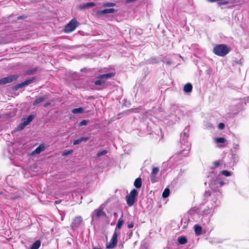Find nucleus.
<instances>
[{
    "instance_id": "nucleus-41",
    "label": "nucleus",
    "mask_w": 249,
    "mask_h": 249,
    "mask_svg": "<svg viewBox=\"0 0 249 249\" xmlns=\"http://www.w3.org/2000/svg\"><path fill=\"white\" fill-rule=\"evenodd\" d=\"M205 195L206 196H209L211 195V194L209 193V192H205Z\"/></svg>"
},
{
    "instance_id": "nucleus-6",
    "label": "nucleus",
    "mask_w": 249,
    "mask_h": 249,
    "mask_svg": "<svg viewBox=\"0 0 249 249\" xmlns=\"http://www.w3.org/2000/svg\"><path fill=\"white\" fill-rule=\"evenodd\" d=\"M18 77V75L13 74L10 75L7 77L2 78L0 79V84L4 85L7 83H11L16 81Z\"/></svg>"
},
{
    "instance_id": "nucleus-31",
    "label": "nucleus",
    "mask_w": 249,
    "mask_h": 249,
    "mask_svg": "<svg viewBox=\"0 0 249 249\" xmlns=\"http://www.w3.org/2000/svg\"><path fill=\"white\" fill-rule=\"evenodd\" d=\"M159 172V169L158 167H153L151 172L152 174L157 175Z\"/></svg>"
},
{
    "instance_id": "nucleus-17",
    "label": "nucleus",
    "mask_w": 249,
    "mask_h": 249,
    "mask_svg": "<svg viewBox=\"0 0 249 249\" xmlns=\"http://www.w3.org/2000/svg\"><path fill=\"white\" fill-rule=\"evenodd\" d=\"M194 230L195 231V233L196 235H199L201 234L202 232V228L198 225H195L194 226Z\"/></svg>"
},
{
    "instance_id": "nucleus-4",
    "label": "nucleus",
    "mask_w": 249,
    "mask_h": 249,
    "mask_svg": "<svg viewBox=\"0 0 249 249\" xmlns=\"http://www.w3.org/2000/svg\"><path fill=\"white\" fill-rule=\"evenodd\" d=\"M138 191L134 189L130 193L129 195L126 196V202L127 204L129 206H132L135 201L136 197L138 196Z\"/></svg>"
},
{
    "instance_id": "nucleus-1",
    "label": "nucleus",
    "mask_w": 249,
    "mask_h": 249,
    "mask_svg": "<svg viewBox=\"0 0 249 249\" xmlns=\"http://www.w3.org/2000/svg\"><path fill=\"white\" fill-rule=\"evenodd\" d=\"M226 184V182L222 180L219 177H216L211 179L210 187L213 190V193H216V195L220 197L222 192L219 187L223 186Z\"/></svg>"
},
{
    "instance_id": "nucleus-21",
    "label": "nucleus",
    "mask_w": 249,
    "mask_h": 249,
    "mask_svg": "<svg viewBox=\"0 0 249 249\" xmlns=\"http://www.w3.org/2000/svg\"><path fill=\"white\" fill-rule=\"evenodd\" d=\"M74 114L82 113L84 112V109L82 107L74 108L71 110Z\"/></svg>"
},
{
    "instance_id": "nucleus-37",
    "label": "nucleus",
    "mask_w": 249,
    "mask_h": 249,
    "mask_svg": "<svg viewBox=\"0 0 249 249\" xmlns=\"http://www.w3.org/2000/svg\"><path fill=\"white\" fill-rule=\"evenodd\" d=\"M217 198L216 199H214V198L213 199V201L214 204V207H216L218 205V204L217 203Z\"/></svg>"
},
{
    "instance_id": "nucleus-8",
    "label": "nucleus",
    "mask_w": 249,
    "mask_h": 249,
    "mask_svg": "<svg viewBox=\"0 0 249 249\" xmlns=\"http://www.w3.org/2000/svg\"><path fill=\"white\" fill-rule=\"evenodd\" d=\"M119 234L114 232L110 242L106 246L107 249H113L116 247L117 243V238Z\"/></svg>"
},
{
    "instance_id": "nucleus-42",
    "label": "nucleus",
    "mask_w": 249,
    "mask_h": 249,
    "mask_svg": "<svg viewBox=\"0 0 249 249\" xmlns=\"http://www.w3.org/2000/svg\"><path fill=\"white\" fill-rule=\"evenodd\" d=\"M227 3H228L227 2H224L220 3V4H227Z\"/></svg>"
},
{
    "instance_id": "nucleus-48",
    "label": "nucleus",
    "mask_w": 249,
    "mask_h": 249,
    "mask_svg": "<svg viewBox=\"0 0 249 249\" xmlns=\"http://www.w3.org/2000/svg\"><path fill=\"white\" fill-rule=\"evenodd\" d=\"M210 221V217L208 218V221Z\"/></svg>"
},
{
    "instance_id": "nucleus-22",
    "label": "nucleus",
    "mask_w": 249,
    "mask_h": 249,
    "mask_svg": "<svg viewBox=\"0 0 249 249\" xmlns=\"http://www.w3.org/2000/svg\"><path fill=\"white\" fill-rule=\"evenodd\" d=\"M34 116L32 115H29L27 119H25L24 122L27 125L29 124L33 120Z\"/></svg>"
},
{
    "instance_id": "nucleus-38",
    "label": "nucleus",
    "mask_w": 249,
    "mask_h": 249,
    "mask_svg": "<svg viewBox=\"0 0 249 249\" xmlns=\"http://www.w3.org/2000/svg\"><path fill=\"white\" fill-rule=\"evenodd\" d=\"M134 227V224L133 222H131L130 223H129L127 225V227L129 228V229H130V228H132Z\"/></svg>"
},
{
    "instance_id": "nucleus-10",
    "label": "nucleus",
    "mask_w": 249,
    "mask_h": 249,
    "mask_svg": "<svg viewBox=\"0 0 249 249\" xmlns=\"http://www.w3.org/2000/svg\"><path fill=\"white\" fill-rule=\"evenodd\" d=\"M115 11L116 10L113 8L106 9L98 11L97 14L99 15H105L107 14H113Z\"/></svg>"
},
{
    "instance_id": "nucleus-33",
    "label": "nucleus",
    "mask_w": 249,
    "mask_h": 249,
    "mask_svg": "<svg viewBox=\"0 0 249 249\" xmlns=\"http://www.w3.org/2000/svg\"><path fill=\"white\" fill-rule=\"evenodd\" d=\"M27 125L25 124V123L23 122L22 123H21L18 127V130H21L24 128L25 126Z\"/></svg>"
},
{
    "instance_id": "nucleus-47",
    "label": "nucleus",
    "mask_w": 249,
    "mask_h": 249,
    "mask_svg": "<svg viewBox=\"0 0 249 249\" xmlns=\"http://www.w3.org/2000/svg\"><path fill=\"white\" fill-rule=\"evenodd\" d=\"M55 203H58V201H55Z\"/></svg>"
},
{
    "instance_id": "nucleus-45",
    "label": "nucleus",
    "mask_w": 249,
    "mask_h": 249,
    "mask_svg": "<svg viewBox=\"0 0 249 249\" xmlns=\"http://www.w3.org/2000/svg\"><path fill=\"white\" fill-rule=\"evenodd\" d=\"M18 197V196H16V197H12V199H15L16 198H17Z\"/></svg>"
},
{
    "instance_id": "nucleus-36",
    "label": "nucleus",
    "mask_w": 249,
    "mask_h": 249,
    "mask_svg": "<svg viewBox=\"0 0 249 249\" xmlns=\"http://www.w3.org/2000/svg\"><path fill=\"white\" fill-rule=\"evenodd\" d=\"M36 71V69H34L33 70H29V71H26V74H28V75H30L31 74H32L34 72H35Z\"/></svg>"
},
{
    "instance_id": "nucleus-19",
    "label": "nucleus",
    "mask_w": 249,
    "mask_h": 249,
    "mask_svg": "<svg viewBox=\"0 0 249 249\" xmlns=\"http://www.w3.org/2000/svg\"><path fill=\"white\" fill-rule=\"evenodd\" d=\"M134 186L137 188H140L142 186V180L141 178H137L134 181Z\"/></svg>"
},
{
    "instance_id": "nucleus-25",
    "label": "nucleus",
    "mask_w": 249,
    "mask_h": 249,
    "mask_svg": "<svg viewBox=\"0 0 249 249\" xmlns=\"http://www.w3.org/2000/svg\"><path fill=\"white\" fill-rule=\"evenodd\" d=\"M170 194V190L168 188H166L164 190L163 193H162V197L164 198L167 197Z\"/></svg>"
},
{
    "instance_id": "nucleus-14",
    "label": "nucleus",
    "mask_w": 249,
    "mask_h": 249,
    "mask_svg": "<svg viewBox=\"0 0 249 249\" xmlns=\"http://www.w3.org/2000/svg\"><path fill=\"white\" fill-rule=\"evenodd\" d=\"M89 140L88 137H82L79 139L75 140L73 141V145H77L81 143L82 142H87Z\"/></svg>"
},
{
    "instance_id": "nucleus-20",
    "label": "nucleus",
    "mask_w": 249,
    "mask_h": 249,
    "mask_svg": "<svg viewBox=\"0 0 249 249\" xmlns=\"http://www.w3.org/2000/svg\"><path fill=\"white\" fill-rule=\"evenodd\" d=\"M178 242L180 244H185L187 243V240L184 236H180L178 238Z\"/></svg>"
},
{
    "instance_id": "nucleus-16",
    "label": "nucleus",
    "mask_w": 249,
    "mask_h": 249,
    "mask_svg": "<svg viewBox=\"0 0 249 249\" xmlns=\"http://www.w3.org/2000/svg\"><path fill=\"white\" fill-rule=\"evenodd\" d=\"M193 89L192 85L190 83H187L184 86L183 90L186 93H190Z\"/></svg>"
},
{
    "instance_id": "nucleus-39",
    "label": "nucleus",
    "mask_w": 249,
    "mask_h": 249,
    "mask_svg": "<svg viewBox=\"0 0 249 249\" xmlns=\"http://www.w3.org/2000/svg\"><path fill=\"white\" fill-rule=\"evenodd\" d=\"M213 164L215 166H218L220 164V163L218 161H215L213 162Z\"/></svg>"
},
{
    "instance_id": "nucleus-23",
    "label": "nucleus",
    "mask_w": 249,
    "mask_h": 249,
    "mask_svg": "<svg viewBox=\"0 0 249 249\" xmlns=\"http://www.w3.org/2000/svg\"><path fill=\"white\" fill-rule=\"evenodd\" d=\"M34 80H35V78H32L27 79V80L23 82L22 83H23V86L25 87V86H26L29 85L30 84L32 83L34 81Z\"/></svg>"
},
{
    "instance_id": "nucleus-49",
    "label": "nucleus",
    "mask_w": 249,
    "mask_h": 249,
    "mask_svg": "<svg viewBox=\"0 0 249 249\" xmlns=\"http://www.w3.org/2000/svg\"><path fill=\"white\" fill-rule=\"evenodd\" d=\"M188 153H189V152H188V151H187V154H188Z\"/></svg>"
},
{
    "instance_id": "nucleus-34",
    "label": "nucleus",
    "mask_w": 249,
    "mask_h": 249,
    "mask_svg": "<svg viewBox=\"0 0 249 249\" xmlns=\"http://www.w3.org/2000/svg\"><path fill=\"white\" fill-rule=\"evenodd\" d=\"M218 127L220 129H223L225 127V124L222 123H219Z\"/></svg>"
},
{
    "instance_id": "nucleus-46",
    "label": "nucleus",
    "mask_w": 249,
    "mask_h": 249,
    "mask_svg": "<svg viewBox=\"0 0 249 249\" xmlns=\"http://www.w3.org/2000/svg\"><path fill=\"white\" fill-rule=\"evenodd\" d=\"M167 64L169 65V64H171V63L170 61H168Z\"/></svg>"
},
{
    "instance_id": "nucleus-13",
    "label": "nucleus",
    "mask_w": 249,
    "mask_h": 249,
    "mask_svg": "<svg viewBox=\"0 0 249 249\" xmlns=\"http://www.w3.org/2000/svg\"><path fill=\"white\" fill-rule=\"evenodd\" d=\"M95 5H96L95 3L94 2H88V3H86L83 4L82 5H81L80 6H79V8L80 10H83V9H87L89 7L94 6H95Z\"/></svg>"
},
{
    "instance_id": "nucleus-32",
    "label": "nucleus",
    "mask_w": 249,
    "mask_h": 249,
    "mask_svg": "<svg viewBox=\"0 0 249 249\" xmlns=\"http://www.w3.org/2000/svg\"><path fill=\"white\" fill-rule=\"evenodd\" d=\"M24 86H23V83L22 82V83H21L20 84H18L16 85V86H15V87H14V89L18 90L19 88H22Z\"/></svg>"
},
{
    "instance_id": "nucleus-18",
    "label": "nucleus",
    "mask_w": 249,
    "mask_h": 249,
    "mask_svg": "<svg viewBox=\"0 0 249 249\" xmlns=\"http://www.w3.org/2000/svg\"><path fill=\"white\" fill-rule=\"evenodd\" d=\"M40 245V241L39 240H37L31 245L30 249H38Z\"/></svg>"
},
{
    "instance_id": "nucleus-7",
    "label": "nucleus",
    "mask_w": 249,
    "mask_h": 249,
    "mask_svg": "<svg viewBox=\"0 0 249 249\" xmlns=\"http://www.w3.org/2000/svg\"><path fill=\"white\" fill-rule=\"evenodd\" d=\"M83 222L82 217L80 216L75 217L73 220L71 227L73 230H75L79 228Z\"/></svg>"
},
{
    "instance_id": "nucleus-12",
    "label": "nucleus",
    "mask_w": 249,
    "mask_h": 249,
    "mask_svg": "<svg viewBox=\"0 0 249 249\" xmlns=\"http://www.w3.org/2000/svg\"><path fill=\"white\" fill-rule=\"evenodd\" d=\"M47 98V97L46 95H44L41 97H37L36 100L33 103V105L34 106H36L44 101Z\"/></svg>"
},
{
    "instance_id": "nucleus-15",
    "label": "nucleus",
    "mask_w": 249,
    "mask_h": 249,
    "mask_svg": "<svg viewBox=\"0 0 249 249\" xmlns=\"http://www.w3.org/2000/svg\"><path fill=\"white\" fill-rule=\"evenodd\" d=\"M95 212H96V216L98 218L102 216L106 217L107 216L106 213L103 211L102 209L96 210Z\"/></svg>"
},
{
    "instance_id": "nucleus-29",
    "label": "nucleus",
    "mask_w": 249,
    "mask_h": 249,
    "mask_svg": "<svg viewBox=\"0 0 249 249\" xmlns=\"http://www.w3.org/2000/svg\"><path fill=\"white\" fill-rule=\"evenodd\" d=\"M89 122V121H88V120H83L80 122L79 125L80 126H82L83 125H86L88 124Z\"/></svg>"
},
{
    "instance_id": "nucleus-44",
    "label": "nucleus",
    "mask_w": 249,
    "mask_h": 249,
    "mask_svg": "<svg viewBox=\"0 0 249 249\" xmlns=\"http://www.w3.org/2000/svg\"><path fill=\"white\" fill-rule=\"evenodd\" d=\"M17 18H18V19H20L22 18V17H18Z\"/></svg>"
},
{
    "instance_id": "nucleus-11",
    "label": "nucleus",
    "mask_w": 249,
    "mask_h": 249,
    "mask_svg": "<svg viewBox=\"0 0 249 249\" xmlns=\"http://www.w3.org/2000/svg\"><path fill=\"white\" fill-rule=\"evenodd\" d=\"M45 148L44 144H40L38 147L32 152V155L40 154L45 149Z\"/></svg>"
},
{
    "instance_id": "nucleus-24",
    "label": "nucleus",
    "mask_w": 249,
    "mask_h": 249,
    "mask_svg": "<svg viewBox=\"0 0 249 249\" xmlns=\"http://www.w3.org/2000/svg\"><path fill=\"white\" fill-rule=\"evenodd\" d=\"M214 141L217 143H225L226 140L224 138H217L215 139Z\"/></svg>"
},
{
    "instance_id": "nucleus-26",
    "label": "nucleus",
    "mask_w": 249,
    "mask_h": 249,
    "mask_svg": "<svg viewBox=\"0 0 249 249\" xmlns=\"http://www.w3.org/2000/svg\"><path fill=\"white\" fill-rule=\"evenodd\" d=\"M116 5V3L114 2H106L103 4L104 7H113Z\"/></svg>"
},
{
    "instance_id": "nucleus-2",
    "label": "nucleus",
    "mask_w": 249,
    "mask_h": 249,
    "mask_svg": "<svg viewBox=\"0 0 249 249\" xmlns=\"http://www.w3.org/2000/svg\"><path fill=\"white\" fill-rule=\"evenodd\" d=\"M230 52V48L225 44L216 45L213 49V53L220 56H224Z\"/></svg>"
},
{
    "instance_id": "nucleus-9",
    "label": "nucleus",
    "mask_w": 249,
    "mask_h": 249,
    "mask_svg": "<svg viewBox=\"0 0 249 249\" xmlns=\"http://www.w3.org/2000/svg\"><path fill=\"white\" fill-rule=\"evenodd\" d=\"M124 223V220L123 219L122 217H121L118 220V223L117 224V225H116V227L115 228L114 232H115V233L116 232V233L120 234V229L121 228Z\"/></svg>"
},
{
    "instance_id": "nucleus-28",
    "label": "nucleus",
    "mask_w": 249,
    "mask_h": 249,
    "mask_svg": "<svg viewBox=\"0 0 249 249\" xmlns=\"http://www.w3.org/2000/svg\"><path fill=\"white\" fill-rule=\"evenodd\" d=\"M221 174L224 175V176H227V177H229V176H231V173L228 171H227V170H223L221 171Z\"/></svg>"
},
{
    "instance_id": "nucleus-43",
    "label": "nucleus",
    "mask_w": 249,
    "mask_h": 249,
    "mask_svg": "<svg viewBox=\"0 0 249 249\" xmlns=\"http://www.w3.org/2000/svg\"><path fill=\"white\" fill-rule=\"evenodd\" d=\"M93 249H101L97 248V247H94V248H93Z\"/></svg>"
},
{
    "instance_id": "nucleus-40",
    "label": "nucleus",
    "mask_w": 249,
    "mask_h": 249,
    "mask_svg": "<svg viewBox=\"0 0 249 249\" xmlns=\"http://www.w3.org/2000/svg\"><path fill=\"white\" fill-rule=\"evenodd\" d=\"M51 105V103L50 102H47L46 103H45L44 105V107H48L49 106H50Z\"/></svg>"
},
{
    "instance_id": "nucleus-5",
    "label": "nucleus",
    "mask_w": 249,
    "mask_h": 249,
    "mask_svg": "<svg viewBox=\"0 0 249 249\" xmlns=\"http://www.w3.org/2000/svg\"><path fill=\"white\" fill-rule=\"evenodd\" d=\"M78 22L76 19H71L65 27L64 31L66 33H70L74 31L77 26Z\"/></svg>"
},
{
    "instance_id": "nucleus-35",
    "label": "nucleus",
    "mask_w": 249,
    "mask_h": 249,
    "mask_svg": "<svg viewBox=\"0 0 249 249\" xmlns=\"http://www.w3.org/2000/svg\"><path fill=\"white\" fill-rule=\"evenodd\" d=\"M72 150H69L67 152H64L63 154H62V155L63 156H68L70 154H71V153H72Z\"/></svg>"
},
{
    "instance_id": "nucleus-3",
    "label": "nucleus",
    "mask_w": 249,
    "mask_h": 249,
    "mask_svg": "<svg viewBox=\"0 0 249 249\" xmlns=\"http://www.w3.org/2000/svg\"><path fill=\"white\" fill-rule=\"evenodd\" d=\"M114 75V73L112 72L100 75L98 76V80L95 81L94 84L96 85H103L107 79L111 78Z\"/></svg>"
},
{
    "instance_id": "nucleus-30",
    "label": "nucleus",
    "mask_w": 249,
    "mask_h": 249,
    "mask_svg": "<svg viewBox=\"0 0 249 249\" xmlns=\"http://www.w3.org/2000/svg\"><path fill=\"white\" fill-rule=\"evenodd\" d=\"M107 153V150H104L101 152H98L97 154V156L99 157L101 156L106 155Z\"/></svg>"
},
{
    "instance_id": "nucleus-27",
    "label": "nucleus",
    "mask_w": 249,
    "mask_h": 249,
    "mask_svg": "<svg viewBox=\"0 0 249 249\" xmlns=\"http://www.w3.org/2000/svg\"><path fill=\"white\" fill-rule=\"evenodd\" d=\"M157 175H153L151 174L150 175V179L152 183H155L158 181V178L156 176Z\"/></svg>"
}]
</instances>
